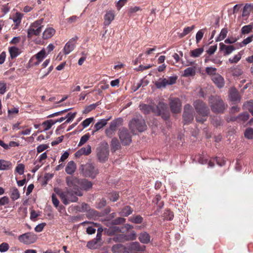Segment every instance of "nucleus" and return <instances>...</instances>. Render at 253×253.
I'll use <instances>...</instances> for the list:
<instances>
[{"mask_svg": "<svg viewBox=\"0 0 253 253\" xmlns=\"http://www.w3.org/2000/svg\"><path fill=\"white\" fill-rule=\"evenodd\" d=\"M76 115V112H74L73 113L70 112L68 113L66 116L65 117L66 118V119H67L65 122V123H68L71 121H72L75 118Z\"/></svg>", "mask_w": 253, "mask_h": 253, "instance_id": "57", "label": "nucleus"}, {"mask_svg": "<svg viewBox=\"0 0 253 253\" xmlns=\"http://www.w3.org/2000/svg\"><path fill=\"white\" fill-rule=\"evenodd\" d=\"M86 215L88 218H91L97 215V211L90 208L89 210L88 211H86Z\"/></svg>", "mask_w": 253, "mask_h": 253, "instance_id": "61", "label": "nucleus"}, {"mask_svg": "<svg viewBox=\"0 0 253 253\" xmlns=\"http://www.w3.org/2000/svg\"><path fill=\"white\" fill-rule=\"evenodd\" d=\"M55 124V122H54V120H48L43 122L42 125L45 126V127L44 129V130L46 131L49 129L51 127V126Z\"/></svg>", "mask_w": 253, "mask_h": 253, "instance_id": "35", "label": "nucleus"}, {"mask_svg": "<svg viewBox=\"0 0 253 253\" xmlns=\"http://www.w3.org/2000/svg\"><path fill=\"white\" fill-rule=\"evenodd\" d=\"M110 119V118L107 119H101L97 123L95 124L94 125V131H97L101 128H103L104 126H105L108 121V120Z\"/></svg>", "mask_w": 253, "mask_h": 253, "instance_id": "26", "label": "nucleus"}, {"mask_svg": "<svg viewBox=\"0 0 253 253\" xmlns=\"http://www.w3.org/2000/svg\"><path fill=\"white\" fill-rule=\"evenodd\" d=\"M252 29L253 26L251 25L244 26L241 29L242 33L243 34H248L252 30Z\"/></svg>", "mask_w": 253, "mask_h": 253, "instance_id": "54", "label": "nucleus"}, {"mask_svg": "<svg viewBox=\"0 0 253 253\" xmlns=\"http://www.w3.org/2000/svg\"><path fill=\"white\" fill-rule=\"evenodd\" d=\"M211 80L218 88H222L224 85V79L218 74H214L211 76Z\"/></svg>", "mask_w": 253, "mask_h": 253, "instance_id": "15", "label": "nucleus"}, {"mask_svg": "<svg viewBox=\"0 0 253 253\" xmlns=\"http://www.w3.org/2000/svg\"><path fill=\"white\" fill-rule=\"evenodd\" d=\"M211 123L214 126L217 127L222 125L223 121L219 118L215 117L212 119Z\"/></svg>", "mask_w": 253, "mask_h": 253, "instance_id": "49", "label": "nucleus"}, {"mask_svg": "<svg viewBox=\"0 0 253 253\" xmlns=\"http://www.w3.org/2000/svg\"><path fill=\"white\" fill-rule=\"evenodd\" d=\"M77 168L76 164L73 161L69 162L65 168V171L68 174H72Z\"/></svg>", "mask_w": 253, "mask_h": 253, "instance_id": "17", "label": "nucleus"}, {"mask_svg": "<svg viewBox=\"0 0 253 253\" xmlns=\"http://www.w3.org/2000/svg\"><path fill=\"white\" fill-rule=\"evenodd\" d=\"M129 126L132 132H134L136 130L142 132L147 128L144 119L140 115L130 121Z\"/></svg>", "mask_w": 253, "mask_h": 253, "instance_id": "4", "label": "nucleus"}, {"mask_svg": "<svg viewBox=\"0 0 253 253\" xmlns=\"http://www.w3.org/2000/svg\"><path fill=\"white\" fill-rule=\"evenodd\" d=\"M241 58V54L240 53H238L237 55H235L234 57L231 59H229V61L231 63H237Z\"/></svg>", "mask_w": 253, "mask_h": 253, "instance_id": "59", "label": "nucleus"}, {"mask_svg": "<svg viewBox=\"0 0 253 253\" xmlns=\"http://www.w3.org/2000/svg\"><path fill=\"white\" fill-rule=\"evenodd\" d=\"M77 39L78 37L76 36L72 38L66 43L64 47V52L65 54H68L74 50Z\"/></svg>", "mask_w": 253, "mask_h": 253, "instance_id": "14", "label": "nucleus"}, {"mask_svg": "<svg viewBox=\"0 0 253 253\" xmlns=\"http://www.w3.org/2000/svg\"><path fill=\"white\" fill-rule=\"evenodd\" d=\"M115 18V11L113 10L107 11L106 14L104 15V25L105 26L109 25L112 21L114 20Z\"/></svg>", "mask_w": 253, "mask_h": 253, "instance_id": "16", "label": "nucleus"}, {"mask_svg": "<svg viewBox=\"0 0 253 253\" xmlns=\"http://www.w3.org/2000/svg\"><path fill=\"white\" fill-rule=\"evenodd\" d=\"M177 79V77L176 76H171L169 77L168 79H166V84L167 85H171L174 84L176 83V81Z\"/></svg>", "mask_w": 253, "mask_h": 253, "instance_id": "52", "label": "nucleus"}, {"mask_svg": "<svg viewBox=\"0 0 253 253\" xmlns=\"http://www.w3.org/2000/svg\"><path fill=\"white\" fill-rule=\"evenodd\" d=\"M158 113L160 115L162 112L166 111L168 109L167 104L164 102H159L157 106Z\"/></svg>", "mask_w": 253, "mask_h": 253, "instance_id": "42", "label": "nucleus"}, {"mask_svg": "<svg viewBox=\"0 0 253 253\" xmlns=\"http://www.w3.org/2000/svg\"><path fill=\"white\" fill-rule=\"evenodd\" d=\"M90 137V135L89 133H86L83 135L80 139V141L78 144L79 146H81L83 144H84L85 143L87 142V141L89 139Z\"/></svg>", "mask_w": 253, "mask_h": 253, "instance_id": "48", "label": "nucleus"}, {"mask_svg": "<svg viewBox=\"0 0 253 253\" xmlns=\"http://www.w3.org/2000/svg\"><path fill=\"white\" fill-rule=\"evenodd\" d=\"M195 74V69L194 67H188L184 70L183 76L184 77H189L194 76Z\"/></svg>", "mask_w": 253, "mask_h": 253, "instance_id": "32", "label": "nucleus"}, {"mask_svg": "<svg viewBox=\"0 0 253 253\" xmlns=\"http://www.w3.org/2000/svg\"><path fill=\"white\" fill-rule=\"evenodd\" d=\"M249 118V115L247 113H244L243 114H240L239 115V116L237 118H234L231 119L232 121H235V120H239L242 121L243 122H245L248 120Z\"/></svg>", "mask_w": 253, "mask_h": 253, "instance_id": "34", "label": "nucleus"}, {"mask_svg": "<svg viewBox=\"0 0 253 253\" xmlns=\"http://www.w3.org/2000/svg\"><path fill=\"white\" fill-rule=\"evenodd\" d=\"M204 48L202 47L196 48L191 51L190 55L192 57H198L204 52Z\"/></svg>", "mask_w": 253, "mask_h": 253, "instance_id": "30", "label": "nucleus"}, {"mask_svg": "<svg viewBox=\"0 0 253 253\" xmlns=\"http://www.w3.org/2000/svg\"><path fill=\"white\" fill-rule=\"evenodd\" d=\"M9 52L12 59L17 57L20 53L19 49L15 46L10 47L9 48Z\"/></svg>", "mask_w": 253, "mask_h": 253, "instance_id": "31", "label": "nucleus"}, {"mask_svg": "<svg viewBox=\"0 0 253 253\" xmlns=\"http://www.w3.org/2000/svg\"><path fill=\"white\" fill-rule=\"evenodd\" d=\"M194 28H195L194 25H192L191 27H187L185 28L183 30V32L179 34V37L181 38L184 37V36H185L187 34H188Z\"/></svg>", "mask_w": 253, "mask_h": 253, "instance_id": "41", "label": "nucleus"}, {"mask_svg": "<svg viewBox=\"0 0 253 253\" xmlns=\"http://www.w3.org/2000/svg\"><path fill=\"white\" fill-rule=\"evenodd\" d=\"M216 71V69L215 68H213L211 67H208L206 68V71L207 74L209 75H211L212 76L216 74L215 72Z\"/></svg>", "mask_w": 253, "mask_h": 253, "instance_id": "64", "label": "nucleus"}, {"mask_svg": "<svg viewBox=\"0 0 253 253\" xmlns=\"http://www.w3.org/2000/svg\"><path fill=\"white\" fill-rule=\"evenodd\" d=\"M84 155H88L90 154L91 152V148L89 145H87L85 147L81 148Z\"/></svg>", "mask_w": 253, "mask_h": 253, "instance_id": "56", "label": "nucleus"}, {"mask_svg": "<svg viewBox=\"0 0 253 253\" xmlns=\"http://www.w3.org/2000/svg\"><path fill=\"white\" fill-rule=\"evenodd\" d=\"M139 108L145 114H149L153 110L152 106L145 104H140Z\"/></svg>", "mask_w": 253, "mask_h": 253, "instance_id": "29", "label": "nucleus"}, {"mask_svg": "<svg viewBox=\"0 0 253 253\" xmlns=\"http://www.w3.org/2000/svg\"><path fill=\"white\" fill-rule=\"evenodd\" d=\"M80 186L84 190H88L91 188L92 184L90 181H89L85 179H81L80 180Z\"/></svg>", "mask_w": 253, "mask_h": 253, "instance_id": "22", "label": "nucleus"}, {"mask_svg": "<svg viewBox=\"0 0 253 253\" xmlns=\"http://www.w3.org/2000/svg\"><path fill=\"white\" fill-rule=\"evenodd\" d=\"M209 101L211 110L213 113H223L227 109V105L218 96H211Z\"/></svg>", "mask_w": 253, "mask_h": 253, "instance_id": "3", "label": "nucleus"}, {"mask_svg": "<svg viewBox=\"0 0 253 253\" xmlns=\"http://www.w3.org/2000/svg\"><path fill=\"white\" fill-rule=\"evenodd\" d=\"M129 221L136 224L141 223L143 221V218L140 215H137L130 217Z\"/></svg>", "mask_w": 253, "mask_h": 253, "instance_id": "38", "label": "nucleus"}, {"mask_svg": "<svg viewBox=\"0 0 253 253\" xmlns=\"http://www.w3.org/2000/svg\"><path fill=\"white\" fill-rule=\"evenodd\" d=\"M109 150L107 143L102 144L96 149V155L99 161L105 162L108 160Z\"/></svg>", "mask_w": 253, "mask_h": 253, "instance_id": "6", "label": "nucleus"}, {"mask_svg": "<svg viewBox=\"0 0 253 253\" xmlns=\"http://www.w3.org/2000/svg\"><path fill=\"white\" fill-rule=\"evenodd\" d=\"M80 169L85 176L94 177L97 173L94 166L90 163L82 165Z\"/></svg>", "mask_w": 253, "mask_h": 253, "instance_id": "8", "label": "nucleus"}, {"mask_svg": "<svg viewBox=\"0 0 253 253\" xmlns=\"http://www.w3.org/2000/svg\"><path fill=\"white\" fill-rule=\"evenodd\" d=\"M111 145L114 151L119 149L121 147L120 144L116 138L112 139Z\"/></svg>", "mask_w": 253, "mask_h": 253, "instance_id": "40", "label": "nucleus"}, {"mask_svg": "<svg viewBox=\"0 0 253 253\" xmlns=\"http://www.w3.org/2000/svg\"><path fill=\"white\" fill-rule=\"evenodd\" d=\"M203 30V29L199 30L196 35V41L197 43L199 42L203 37L204 32Z\"/></svg>", "mask_w": 253, "mask_h": 253, "instance_id": "62", "label": "nucleus"}, {"mask_svg": "<svg viewBox=\"0 0 253 253\" xmlns=\"http://www.w3.org/2000/svg\"><path fill=\"white\" fill-rule=\"evenodd\" d=\"M161 200V196L160 195H157L155 199L153 200V203L157 205L158 209L155 211V214H158V211L161 209L164 206V202L160 201Z\"/></svg>", "mask_w": 253, "mask_h": 253, "instance_id": "23", "label": "nucleus"}, {"mask_svg": "<svg viewBox=\"0 0 253 253\" xmlns=\"http://www.w3.org/2000/svg\"><path fill=\"white\" fill-rule=\"evenodd\" d=\"M101 243L98 242L95 239L87 242L86 247L90 249H95L100 247Z\"/></svg>", "mask_w": 253, "mask_h": 253, "instance_id": "27", "label": "nucleus"}, {"mask_svg": "<svg viewBox=\"0 0 253 253\" xmlns=\"http://www.w3.org/2000/svg\"><path fill=\"white\" fill-rule=\"evenodd\" d=\"M251 4L248 3L245 4L243 11V16H246L249 15L251 10Z\"/></svg>", "mask_w": 253, "mask_h": 253, "instance_id": "45", "label": "nucleus"}, {"mask_svg": "<svg viewBox=\"0 0 253 253\" xmlns=\"http://www.w3.org/2000/svg\"><path fill=\"white\" fill-rule=\"evenodd\" d=\"M193 105L198 113L196 117V120L197 122L203 124L206 120L207 117L210 114V109L208 106L203 101L196 100Z\"/></svg>", "mask_w": 253, "mask_h": 253, "instance_id": "2", "label": "nucleus"}, {"mask_svg": "<svg viewBox=\"0 0 253 253\" xmlns=\"http://www.w3.org/2000/svg\"><path fill=\"white\" fill-rule=\"evenodd\" d=\"M125 235L126 241L134 240L136 239V234L134 231H132L129 234Z\"/></svg>", "mask_w": 253, "mask_h": 253, "instance_id": "53", "label": "nucleus"}, {"mask_svg": "<svg viewBox=\"0 0 253 253\" xmlns=\"http://www.w3.org/2000/svg\"><path fill=\"white\" fill-rule=\"evenodd\" d=\"M145 247L141 246L140 244L137 242H133L130 244L129 249L131 251H144Z\"/></svg>", "mask_w": 253, "mask_h": 253, "instance_id": "25", "label": "nucleus"}, {"mask_svg": "<svg viewBox=\"0 0 253 253\" xmlns=\"http://www.w3.org/2000/svg\"><path fill=\"white\" fill-rule=\"evenodd\" d=\"M219 49L221 51L225 50V54L228 55L231 53L235 48L233 45H226L222 42L219 43Z\"/></svg>", "mask_w": 253, "mask_h": 253, "instance_id": "18", "label": "nucleus"}, {"mask_svg": "<svg viewBox=\"0 0 253 253\" xmlns=\"http://www.w3.org/2000/svg\"><path fill=\"white\" fill-rule=\"evenodd\" d=\"M43 19H41L33 23L30 26L27 32V36L32 38L33 36H38L42 32Z\"/></svg>", "mask_w": 253, "mask_h": 253, "instance_id": "5", "label": "nucleus"}, {"mask_svg": "<svg viewBox=\"0 0 253 253\" xmlns=\"http://www.w3.org/2000/svg\"><path fill=\"white\" fill-rule=\"evenodd\" d=\"M100 104V101H98L95 104H90L85 107L83 112L84 113H87L91 110L95 109V108Z\"/></svg>", "mask_w": 253, "mask_h": 253, "instance_id": "37", "label": "nucleus"}, {"mask_svg": "<svg viewBox=\"0 0 253 253\" xmlns=\"http://www.w3.org/2000/svg\"><path fill=\"white\" fill-rule=\"evenodd\" d=\"M233 76L238 77L241 75L243 73L242 70L239 67H237L232 70Z\"/></svg>", "mask_w": 253, "mask_h": 253, "instance_id": "58", "label": "nucleus"}, {"mask_svg": "<svg viewBox=\"0 0 253 253\" xmlns=\"http://www.w3.org/2000/svg\"><path fill=\"white\" fill-rule=\"evenodd\" d=\"M133 210L129 206H126L122 209L121 213V215L125 216H127L132 213Z\"/></svg>", "mask_w": 253, "mask_h": 253, "instance_id": "36", "label": "nucleus"}, {"mask_svg": "<svg viewBox=\"0 0 253 253\" xmlns=\"http://www.w3.org/2000/svg\"><path fill=\"white\" fill-rule=\"evenodd\" d=\"M120 124V121L119 120H115L113 121L108 128L106 129L105 133L108 137H111L113 134H115L118 127Z\"/></svg>", "mask_w": 253, "mask_h": 253, "instance_id": "13", "label": "nucleus"}, {"mask_svg": "<svg viewBox=\"0 0 253 253\" xmlns=\"http://www.w3.org/2000/svg\"><path fill=\"white\" fill-rule=\"evenodd\" d=\"M37 237L34 233L30 232L26 233L18 237L19 241L25 244H31L35 243Z\"/></svg>", "mask_w": 253, "mask_h": 253, "instance_id": "10", "label": "nucleus"}, {"mask_svg": "<svg viewBox=\"0 0 253 253\" xmlns=\"http://www.w3.org/2000/svg\"><path fill=\"white\" fill-rule=\"evenodd\" d=\"M54 191L59 197L65 205H67L70 203L77 202L78 201V196H83L82 191L79 189L73 190L67 187L64 190L55 188Z\"/></svg>", "mask_w": 253, "mask_h": 253, "instance_id": "1", "label": "nucleus"}, {"mask_svg": "<svg viewBox=\"0 0 253 253\" xmlns=\"http://www.w3.org/2000/svg\"><path fill=\"white\" fill-rule=\"evenodd\" d=\"M194 119V111L192 106L189 104H186L184 107L183 113V119L184 124L191 123Z\"/></svg>", "mask_w": 253, "mask_h": 253, "instance_id": "7", "label": "nucleus"}, {"mask_svg": "<svg viewBox=\"0 0 253 253\" xmlns=\"http://www.w3.org/2000/svg\"><path fill=\"white\" fill-rule=\"evenodd\" d=\"M227 33L228 30L227 28L222 29L219 36L216 38L215 41L218 42L224 40L226 38Z\"/></svg>", "mask_w": 253, "mask_h": 253, "instance_id": "33", "label": "nucleus"}, {"mask_svg": "<svg viewBox=\"0 0 253 253\" xmlns=\"http://www.w3.org/2000/svg\"><path fill=\"white\" fill-rule=\"evenodd\" d=\"M118 135L123 145H128L130 144L131 142V135L126 128L120 129Z\"/></svg>", "mask_w": 253, "mask_h": 253, "instance_id": "9", "label": "nucleus"}, {"mask_svg": "<svg viewBox=\"0 0 253 253\" xmlns=\"http://www.w3.org/2000/svg\"><path fill=\"white\" fill-rule=\"evenodd\" d=\"M169 107L171 111L173 113H178L181 110V102L178 98H174L170 99Z\"/></svg>", "mask_w": 253, "mask_h": 253, "instance_id": "12", "label": "nucleus"}, {"mask_svg": "<svg viewBox=\"0 0 253 253\" xmlns=\"http://www.w3.org/2000/svg\"><path fill=\"white\" fill-rule=\"evenodd\" d=\"M24 165L23 164H19L16 167L15 170L19 174L22 175L24 172Z\"/></svg>", "mask_w": 253, "mask_h": 253, "instance_id": "55", "label": "nucleus"}, {"mask_svg": "<svg viewBox=\"0 0 253 253\" xmlns=\"http://www.w3.org/2000/svg\"><path fill=\"white\" fill-rule=\"evenodd\" d=\"M113 240L116 242H124L126 241V235L123 234L117 235L114 238Z\"/></svg>", "mask_w": 253, "mask_h": 253, "instance_id": "50", "label": "nucleus"}, {"mask_svg": "<svg viewBox=\"0 0 253 253\" xmlns=\"http://www.w3.org/2000/svg\"><path fill=\"white\" fill-rule=\"evenodd\" d=\"M245 137L248 139H252L253 138V128H247L244 133Z\"/></svg>", "mask_w": 253, "mask_h": 253, "instance_id": "46", "label": "nucleus"}, {"mask_svg": "<svg viewBox=\"0 0 253 253\" xmlns=\"http://www.w3.org/2000/svg\"><path fill=\"white\" fill-rule=\"evenodd\" d=\"M217 44L212 45V46H211L209 48V49L206 50V52L209 55H211L215 52V51L217 49Z\"/></svg>", "mask_w": 253, "mask_h": 253, "instance_id": "60", "label": "nucleus"}, {"mask_svg": "<svg viewBox=\"0 0 253 253\" xmlns=\"http://www.w3.org/2000/svg\"><path fill=\"white\" fill-rule=\"evenodd\" d=\"M80 179L75 176H67L66 178V183L68 189L77 190L79 189Z\"/></svg>", "mask_w": 253, "mask_h": 253, "instance_id": "11", "label": "nucleus"}, {"mask_svg": "<svg viewBox=\"0 0 253 253\" xmlns=\"http://www.w3.org/2000/svg\"><path fill=\"white\" fill-rule=\"evenodd\" d=\"M151 237L146 232H141L138 237L140 242L143 244H148L150 242Z\"/></svg>", "mask_w": 253, "mask_h": 253, "instance_id": "19", "label": "nucleus"}, {"mask_svg": "<svg viewBox=\"0 0 253 253\" xmlns=\"http://www.w3.org/2000/svg\"><path fill=\"white\" fill-rule=\"evenodd\" d=\"M243 107L244 110H247L249 111H251V110L253 109V100H251L246 102L244 104Z\"/></svg>", "mask_w": 253, "mask_h": 253, "instance_id": "44", "label": "nucleus"}, {"mask_svg": "<svg viewBox=\"0 0 253 253\" xmlns=\"http://www.w3.org/2000/svg\"><path fill=\"white\" fill-rule=\"evenodd\" d=\"M22 16L23 15L19 12L16 13L13 18V21L16 24V25H18L21 23Z\"/></svg>", "mask_w": 253, "mask_h": 253, "instance_id": "43", "label": "nucleus"}, {"mask_svg": "<svg viewBox=\"0 0 253 253\" xmlns=\"http://www.w3.org/2000/svg\"><path fill=\"white\" fill-rule=\"evenodd\" d=\"M10 197L13 201L17 200L20 197V193L16 187H12L10 189Z\"/></svg>", "mask_w": 253, "mask_h": 253, "instance_id": "28", "label": "nucleus"}, {"mask_svg": "<svg viewBox=\"0 0 253 253\" xmlns=\"http://www.w3.org/2000/svg\"><path fill=\"white\" fill-rule=\"evenodd\" d=\"M119 197V193L117 192H113L110 194L109 198L111 201L116 202L118 200Z\"/></svg>", "mask_w": 253, "mask_h": 253, "instance_id": "63", "label": "nucleus"}, {"mask_svg": "<svg viewBox=\"0 0 253 253\" xmlns=\"http://www.w3.org/2000/svg\"><path fill=\"white\" fill-rule=\"evenodd\" d=\"M164 217L169 220H171L173 219L174 215L173 213L170 211L169 210H166L164 213Z\"/></svg>", "mask_w": 253, "mask_h": 253, "instance_id": "51", "label": "nucleus"}, {"mask_svg": "<svg viewBox=\"0 0 253 253\" xmlns=\"http://www.w3.org/2000/svg\"><path fill=\"white\" fill-rule=\"evenodd\" d=\"M45 55V50L44 49H42L36 55V57L38 60L39 62H41L44 58Z\"/></svg>", "mask_w": 253, "mask_h": 253, "instance_id": "47", "label": "nucleus"}, {"mask_svg": "<svg viewBox=\"0 0 253 253\" xmlns=\"http://www.w3.org/2000/svg\"><path fill=\"white\" fill-rule=\"evenodd\" d=\"M55 30L51 28H46L42 33V38L44 40L51 38L55 34Z\"/></svg>", "mask_w": 253, "mask_h": 253, "instance_id": "20", "label": "nucleus"}, {"mask_svg": "<svg viewBox=\"0 0 253 253\" xmlns=\"http://www.w3.org/2000/svg\"><path fill=\"white\" fill-rule=\"evenodd\" d=\"M229 97L232 101H238L240 99L238 92L235 88H232L230 90Z\"/></svg>", "mask_w": 253, "mask_h": 253, "instance_id": "24", "label": "nucleus"}, {"mask_svg": "<svg viewBox=\"0 0 253 253\" xmlns=\"http://www.w3.org/2000/svg\"><path fill=\"white\" fill-rule=\"evenodd\" d=\"M12 168V164L10 161L0 160V170H6Z\"/></svg>", "mask_w": 253, "mask_h": 253, "instance_id": "21", "label": "nucleus"}, {"mask_svg": "<svg viewBox=\"0 0 253 253\" xmlns=\"http://www.w3.org/2000/svg\"><path fill=\"white\" fill-rule=\"evenodd\" d=\"M166 82V78L160 79L158 81L155 83V85L158 88L165 87L167 85Z\"/></svg>", "mask_w": 253, "mask_h": 253, "instance_id": "39", "label": "nucleus"}]
</instances>
